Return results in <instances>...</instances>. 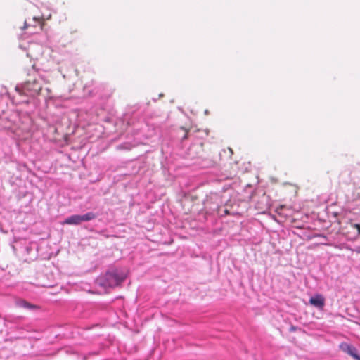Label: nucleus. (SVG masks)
Masks as SVG:
<instances>
[{"label": "nucleus", "instance_id": "6", "mask_svg": "<svg viewBox=\"0 0 360 360\" xmlns=\"http://www.w3.org/2000/svg\"><path fill=\"white\" fill-rule=\"evenodd\" d=\"M354 347V346H353L352 345L348 344L345 342H341L339 345L340 349L348 355H349L350 353L352 352V349Z\"/></svg>", "mask_w": 360, "mask_h": 360}, {"label": "nucleus", "instance_id": "1", "mask_svg": "<svg viewBox=\"0 0 360 360\" xmlns=\"http://www.w3.org/2000/svg\"><path fill=\"white\" fill-rule=\"evenodd\" d=\"M127 278V272L123 269H111L105 274L96 279V284L104 289L114 288L121 284Z\"/></svg>", "mask_w": 360, "mask_h": 360}, {"label": "nucleus", "instance_id": "13", "mask_svg": "<svg viewBox=\"0 0 360 360\" xmlns=\"http://www.w3.org/2000/svg\"><path fill=\"white\" fill-rule=\"evenodd\" d=\"M354 184L355 186H357V184H356V181H354Z\"/></svg>", "mask_w": 360, "mask_h": 360}, {"label": "nucleus", "instance_id": "14", "mask_svg": "<svg viewBox=\"0 0 360 360\" xmlns=\"http://www.w3.org/2000/svg\"><path fill=\"white\" fill-rule=\"evenodd\" d=\"M356 251H357L358 252H359V253H360V250H356Z\"/></svg>", "mask_w": 360, "mask_h": 360}, {"label": "nucleus", "instance_id": "12", "mask_svg": "<svg viewBox=\"0 0 360 360\" xmlns=\"http://www.w3.org/2000/svg\"><path fill=\"white\" fill-rule=\"evenodd\" d=\"M187 133H188V131H185V134H184V136L182 137V141H184V140H185V139H187Z\"/></svg>", "mask_w": 360, "mask_h": 360}, {"label": "nucleus", "instance_id": "7", "mask_svg": "<svg viewBox=\"0 0 360 360\" xmlns=\"http://www.w3.org/2000/svg\"><path fill=\"white\" fill-rule=\"evenodd\" d=\"M19 305L25 308V309H36L38 308L37 306L34 305V304H30L25 300H21L19 302Z\"/></svg>", "mask_w": 360, "mask_h": 360}, {"label": "nucleus", "instance_id": "15", "mask_svg": "<svg viewBox=\"0 0 360 360\" xmlns=\"http://www.w3.org/2000/svg\"><path fill=\"white\" fill-rule=\"evenodd\" d=\"M359 188H360V186H359Z\"/></svg>", "mask_w": 360, "mask_h": 360}, {"label": "nucleus", "instance_id": "8", "mask_svg": "<svg viewBox=\"0 0 360 360\" xmlns=\"http://www.w3.org/2000/svg\"><path fill=\"white\" fill-rule=\"evenodd\" d=\"M349 356L354 358L355 360H360V354L358 352V349L355 347L352 349V352L350 353Z\"/></svg>", "mask_w": 360, "mask_h": 360}, {"label": "nucleus", "instance_id": "4", "mask_svg": "<svg viewBox=\"0 0 360 360\" xmlns=\"http://www.w3.org/2000/svg\"><path fill=\"white\" fill-rule=\"evenodd\" d=\"M64 224L68 225H79L81 224L79 214H73L65 219Z\"/></svg>", "mask_w": 360, "mask_h": 360}, {"label": "nucleus", "instance_id": "3", "mask_svg": "<svg viewBox=\"0 0 360 360\" xmlns=\"http://www.w3.org/2000/svg\"><path fill=\"white\" fill-rule=\"evenodd\" d=\"M309 304L319 309H323L325 306V298L321 294H316L311 297Z\"/></svg>", "mask_w": 360, "mask_h": 360}, {"label": "nucleus", "instance_id": "11", "mask_svg": "<svg viewBox=\"0 0 360 360\" xmlns=\"http://www.w3.org/2000/svg\"><path fill=\"white\" fill-rule=\"evenodd\" d=\"M31 26L30 24H28L27 20L25 21V25H24V27L23 28H27L28 27Z\"/></svg>", "mask_w": 360, "mask_h": 360}, {"label": "nucleus", "instance_id": "10", "mask_svg": "<svg viewBox=\"0 0 360 360\" xmlns=\"http://www.w3.org/2000/svg\"><path fill=\"white\" fill-rule=\"evenodd\" d=\"M32 21H33L35 24H39H39L41 23V22H40V19H39V18H37V17H34V18H32Z\"/></svg>", "mask_w": 360, "mask_h": 360}, {"label": "nucleus", "instance_id": "5", "mask_svg": "<svg viewBox=\"0 0 360 360\" xmlns=\"http://www.w3.org/2000/svg\"><path fill=\"white\" fill-rule=\"evenodd\" d=\"M97 217V214L93 212H88L84 214H79V219L81 224L84 221H89L95 219Z\"/></svg>", "mask_w": 360, "mask_h": 360}, {"label": "nucleus", "instance_id": "2", "mask_svg": "<svg viewBox=\"0 0 360 360\" xmlns=\"http://www.w3.org/2000/svg\"><path fill=\"white\" fill-rule=\"evenodd\" d=\"M15 90L20 94L35 96L42 91V79L35 78L32 81L28 80L19 84L15 86Z\"/></svg>", "mask_w": 360, "mask_h": 360}, {"label": "nucleus", "instance_id": "9", "mask_svg": "<svg viewBox=\"0 0 360 360\" xmlns=\"http://www.w3.org/2000/svg\"><path fill=\"white\" fill-rule=\"evenodd\" d=\"M84 94L87 96H92L93 95V93L91 90L89 89V86L87 85H86L84 87Z\"/></svg>", "mask_w": 360, "mask_h": 360}]
</instances>
